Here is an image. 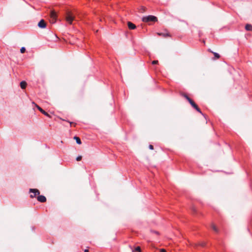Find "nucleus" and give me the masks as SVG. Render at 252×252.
<instances>
[{
    "mask_svg": "<svg viewBox=\"0 0 252 252\" xmlns=\"http://www.w3.org/2000/svg\"><path fill=\"white\" fill-rule=\"evenodd\" d=\"M142 21L144 22H148L150 21L156 22L157 21V18L153 15H149L143 17L142 18Z\"/></svg>",
    "mask_w": 252,
    "mask_h": 252,
    "instance_id": "obj_1",
    "label": "nucleus"
},
{
    "mask_svg": "<svg viewBox=\"0 0 252 252\" xmlns=\"http://www.w3.org/2000/svg\"><path fill=\"white\" fill-rule=\"evenodd\" d=\"M29 192L31 193L30 195L31 198H33L36 195H39L40 193L39 191L37 189H30Z\"/></svg>",
    "mask_w": 252,
    "mask_h": 252,
    "instance_id": "obj_2",
    "label": "nucleus"
},
{
    "mask_svg": "<svg viewBox=\"0 0 252 252\" xmlns=\"http://www.w3.org/2000/svg\"><path fill=\"white\" fill-rule=\"evenodd\" d=\"M74 18V16L71 14L68 13L66 17V20L69 24H71Z\"/></svg>",
    "mask_w": 252,
    "mask_h": 252,
    "instance_id": "obj_3",
    "label": "nucleus"
},
{
    "mask_svg": "<svg viewBox=\"0 0 252 252\" xmlns=\"http://www.w3.org/2000/svg\"><path fill=\"white\" fill-rule=\"evenodd\" d=\"M189 102L194 108H195L198 112L202 114L200 109L198 107L197 105L191 99L189 100Z\"/></svg>",
    "mask_w": 252,
    "mask_h": 252,
    "instance_id": "obj_4",
    "label": "nucleus"
},
{
    "mask_svg": "<svg viewBox=\"0 0 252 252\" xmlns=\"http://www.w3.org/2000/svg\"><path fill=\"white\" fill-rule=\"evenodd\" d=\"M50 16H51V22L52 23H54L56 22V13L55 11H51L50 13Z\"/></svg>",
    "mask_w": 252,
    "mask_h": 252,
    "instance_id": "obj_5",
    "label": "nucleus"
},
{
    "mask_svg": "<svg viewBox=\"0 0 252 252\" xmlns=\"http://www.w3.org/2000/svg\"><path fill=\"white\" fill-rule=\"evenodd\" d=\"M33 104H35L36 107L44 115H45V116H49V115L44 110H43L41 107H40L39 106H38L37 105L35 104L34 103V102H32Z\"/></svg>",
    "mask_w": 252,
    "mask_h": 252,
    "instance_id": "obj_6",
    "label": "nucleus"
},
{
    "mask_svg": "<svg viewBox=\"0 0 252 252\" xmlns=\"http://www.w3.org/2000/svg\"><path fill=\"white\" fill-rule=\"evenodd\" d=\"M38 26L40 28H45L46 27V23L43 20H41L38 23Z\"/></svg>",
    "mask_w": 252,
    "mask_h": 252,
    "instance_id": "obj_7",
    "label": "nucleus"
},
{
    "mask_svg": "<svg viewBox=\"0 0 252 252\" xmlns=\"http://www.w3.org/2000/svg\"><path fill=\"white\" fill-rule=\"evenodd\" d=\"M37 200L40 202H44L46 201V197L43 195H39L37 197Z\"/></svg>",
    "mask_w": 252,
    "mask_h": 252,
    "instance_id": "obj_8",
    "label": "nucleus"
},
{
    "mask_svg": "<svg viewBox=\"0 0 252 252\" xmlns=\"http://www.w3.org/2000/svg\"><path fill=\"white\" fill-rule=\"evenodd\" d=\"M127 26L130 30H134L136 28L135 25L130 22L127 23Z\"/></svg>",
    "mask_w": 252,
    "mask_h": 252,
    "instance_id": "obj_9",
    "label": "nucleus"
},
{
    "mask_svg": "<svg viewBox=\"0 0 252 252\" xmlns=\"http://www.w3.org/2000/svg\"><path fill=\"white\" fill-rule=\"evenodd\" d=\"M245 29L248 31H252V25L249 24H246L245 26Z\"/></svg>",
    "mask_w": 252,
    "mask_h": 252,
    "instance_id": "obj_10",
    "label": "nucleus"
},
{
    "mask_svg": "<svg viewBox=\"0 0 252 252\" xmlns=\"http://www.w3.org/2000/svg\"><path fill=\"white\" fill-rule=\"evenodd\" d=\"M26 85H27V83L25 81H22L20 83V86H21V88L23 89H24L26 88Z\"/></svg>",
    "mask_w": 252,
    "mask_h": 252,
    "instance_id": "obj_11",
    "label": "nucleus"
},
{
    "mask_svg": "<svg viewBox=\"0 0 252 252\" xmlns=\"http://www.w3.org/2000/svg\"><path fill=\"white\" fill-rule=\"evenodd\" d=\"M74 139L76 140V143L78 144H81V141L80 140V139L77 137V136H75L74 137Z\"/></svg>",
    "mask_w": 252,
    "mask_h": 252,
    "instance_id": "obj_12",
    "label": "nucleus"
},
{
    "mask_svg": "<svg viewBox=\"0 0 252 252\" xmlns=\"http://www.w3.org/2000/svg\"><path fill=\"white\" fill-rule=\"evenodd\" d=\"M211 227L213 229L214 231H215V232H218V229H217V227L214 224H212Z\"/></svg>",
    "mask_w": 252,
    "mask_h": 252,
    "instance_id": "obj_13",
    "label": "nucleus"
},
{
    "mask_svg": "<svg viewBox=\"0 0 252 252\" xmlns=\"http://www.w3.org/2000/svg\"><path fill=\"white\" fill-rule=\"evenodd\" d=\"M158 34L160 35H162V36H165H165H168L169 35L168 33H159Z\"/></svg>",
    "mask_w": 252,
    "mask_h": 252,
    "instance_id": "obj_14",
    "label": "nucleus"
},
{
    "mask_svg": "<svg viewBox=\"0 0 252 252\" xmlns=\"http://www.w3.org/2000/svg\"><path fill=\"white\" fill-rule=\"evenodd\" d=\"M214 55L215 57L217 59H219L220 57V55L217 53L214 52Z\"/></svg>",
    "mask_w": 252,
    "mask_h": 252,
    "instance_id": "obj_15",
    "label": "nucleus"
},
{
    "mask_svg": "<svg viewBox=\"0 0 252 252\" xmlns=\"http://www.w3.org/2000/svg\"><path fill=\"white\" fill-rule=\"evenodd\" d=\"M135 251H137V252H141V249H140V247H137L135 249Z\"/></svg>",
    "mask_w": 252,
    "mask_h": 252,
    "instance_id": "obj_16",
    "label": "nucleus"
},
{
    "mask_svg": "<svg viewBox=\"0 0 252 252\" xmlns=\"http://www.w3.org/2000/svg\"><path fill=\"white\" fill-rule=\"evenodd\" d=\"M26 49L25 47H22L20 49L21 53H23L25 52Z\"/></svg>",
    "mask_w": 252,
    "mask_h": 252,
    "instance_id": "obj_17",
    "label": "nucleus"
},
{
    "mask_svg": "<svg viewBox=\"0 0 252 252\" xmlns=\"http://www.w3.org/2000/svg\"><path fill=\"white\" fill-rule=\"evenodd\" d=\"M81 158H82V157L79 156L77 157L76 160L79 161V160H80L81 159Z\"/></svg>",
    "mask_w": 252,
    "mask_h": 252,
    "instance_id": "obj_18",
    "label": "nucleus"
},
{
    "mask_svg": "<svg viewBox=\"0 0 252 252\" xmlns=\"http://www.w3.org/2000/svg\"><path fill=\"white\" fill-rule=\"evenodd\" d=\"M158 63V61H154L152 62V64H156Z\"/></svg>",
    "mask_w": 252,
    "mask_h": 252,
    "instance_id": "obj_19",
    "label": "nucleus"
},
{
    "mask_svg": "<svg viewBox=\"0 0 252 252\" xmlns=\"http://www.w3.org/2000/svg\"><path fill=\"white\" fill-rule=\"evenodd\" d=\"M149 147V149H151V150H153L154 149V147L152 145H150Z\"/></svg>",
    "mask_w": 252,
    "mask_h": 252,
    "instance_id": "obj_20",
    "label": "nucleus"
},
{
    "mask_svg": "<svg viewBox=\"0 0 252 252\" xmlns=\"http://www.w3.org/2000/svg\"><path fill=\"white\" fill-rule=\"evenodd\" d=\"M185 97L186 98V99L189 101V99H191L189 97H188L187 95H185Z\"/></svg>",
    "mask_w": 252,
    "mask_h": 252,
    "instance_id": "obj_21",
    "label": "nucleus"
},
{
    "mask_svg": "<svg viewBox=\"0 0 252 252\" xmlns=\"http://www.w3.org/2000/svg\"><path fill=\"white\" fill-rule=\"evenodd\" d=\"M160 252H165V250L164 249H161V250H160Z\"/></svg>",
    "mask_w": 252,
    "mask_h": 252,
    "instance_id": "obj_22",
    "label": "nucleus"
},
{
    "mask_svg": "<svg viewBox=\"0 0 252 252\" xmlns=\"http://www.w3.org/2000/svg\"><path fill=\"white\" fill-rule=\"evenodd\" d=\"M142 12H143V11H145V8H144V7H143L142 8Z\"/></svg>",
    "mask_w": 252,
    "mask_h": 252,
    "instance_id": "obj_23",
    "label": "nucleus"
},
{
    "mask_svg": "<svg viewBox=\"0 0 252 252\" xmlns=\"http://www.w3.org/2000/svg\"><path fill=\"white\" fill-rule=\"evenodd\" d=\"M84 252H89V250L86 249V250H85Z\"/></svg>",
    "mask_w": 252,
    "mask_h": 252,
    "instance_id": "obj_24",
    "label": "nucleus"
},
{
    "mask_svg": "<svg viewBox=\"0 0 252 252\" xmlns=\"http://www.w3.org/2000/svg\"><path fill=\"white\" fill-rule=\"evenodd\" d=\"M200 245L202 246H204V243H201L200 244Z\"/></svg>",
    "mask_w": 252,
    "mask_h": 252,
    "instance_id": "obj_25",
    "label": "nucleus"
}]
</instances>
